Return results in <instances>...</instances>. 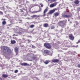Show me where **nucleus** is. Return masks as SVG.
I'll return each mask as SVG.
<instances>
[{
  "label": "nucleus",
  "mask_w": 80,
  "mask_h": 80,
  "mask_svg": "<svg viewBox=\"0 0 80 80\" xmlns=\"http://www.w3.org/2000/svg\"><path fill=\"white\" fill-rule=\"evenodd\" d=\"M28 42H31V41L29 39H28Z\"/></svg>",
  "instance_id": "obj_34"
},
{
  "label": "nucleus",
  "mask_w": 80,
  "mask_h": 80,
  "mask_svg": "<svg viewBox=\"0 0 80 80\" xmlns=\"http://www.w3.org/2000/svg\"><path fill=\"white\" fill-rule=\"evenodd\" d=\"M35 27V25L33 24L31 25L29 27L30 28H33L34 27Z\"/></svg>",
  "instance_id": "obj_21"
},
{
  "label": "nucleus",
  "mask_w": 80,
  "mask_h": 80,
  "mask_svg": "<svg viewBox=\"0 0 80 80\" xmlns=\"http://www.w3.org/2000/svg\"><path fill=\"white\" fill-rule=\"evenodd\" d=\"M44 14L42 15L43 17H45L46 15L45 13H43Z\"/></svg>",
  "instance_id": "obj_28"
},
{
  "label": "nucleus",
  "mask_w": 80,
  "mask_h": 80,
  "mask_svg": "<svg viewBox=\"0 0 80 80\" xmlns=\"http://www.w3.org/2000/svg\"><path fill=\"white\" fill-rule=\"evenodd\" d=\"M24 63H22L21 64V65H22V66H23V65H24Z\"/></svg>",
  "instance_id": "obj_36"
},
{
  "label": "nucleus",
  "mask_w": 80,
  "mask_h": 80,
  "mask_svg": "<svg viewBox=\"0 0 80 80\" xmlns=\"http://www.w3.org/2000/svg\"><path fill=\"white\" fill-rule=\"evenodd\" d=\"M40 5H41V7H43V4H42V3H40Z\"/></svg>",
  "instance_id": "obj_24"
},
{
  "label": "nucleus",
  "mask_w": 80,
  "mask_h": 80,
  "mask_svg": "<svg viewBox=\"0 0 80 80\" xmlns=\"http://www.w3.org/2000/svg\"><path fill=\"white\" fill-rule=\"evenodd\" d=\"M24 65L26 66V65H27V63H24Z\"/></svg>",
  "instance_id": "obj_27"
},
{
  "label": "nucleus",
  "mask_w": 80,
  "mask_h": 80,
  "mask_svg": "<svg viewBox=\"0 0 80 80\" xmlns=\"http://www.w3.org/2000/svg\"><path fill=\"white\" fill-rule=\"evenodd\" d=\"M0 14L1 15H2L3 14V12H1V11H0Z\"/></svg>",
  "instance_id": "obj_29"
},
{
  "label": "nucleus",
  "mask_w": 80,
  "mask_h": 80,
  "mask_svg": "<svg viewBox=\"0 0 80 80\" xmlns=\"http://www.w3.org/2000/svg\"><path fill=\"white\" fill-rule=\"evenodd\" d=\"M80 40H78V42H76V43H80Z\"/></svg>",
  "instance_id": "obj_31"
},
{
  "label": "nucleus",
  "mask_w": 80,
  "mask_h": 80,
  "mask_svg": "<svg viewBox=\"0 0 80 80\" xmlns=\"http://www.w3.org/2000/svg\"><path fill=\"white\" fill-rule=\"evenodd\" d=\"M48 2H52V0H48Z\"/></svg>",
  "instance_id": "obj_30"
},
{
  "label": "nucleus",
  "mask_w": 80,
  "mask_h": 80,
  "mask_svg": "<svg viewBox=\"0 0 80 80\" xmlns=\"http://www.w3.org/2000/svg\"><path fill=\"white\" fill-rule=\"evenodd\" d=\"M18 29H19V28L18 27H17L15 28V30L16 33L22 34V33H23V29H20L19 30H18Z\"/></svg>",
  "instance_id": "obj_2"
},
{
  "label": "nucleus",
  "mask_w": 80,
  "mask_h": 80,
  "mask_svg": "<svg viewBox=\"0 0 80 80\" xmlns=\"http://www.w3.org/2000/svg\"><path fill=\"white\" fill-rule=\"evenodd\" d=\"M55 12V10L53 9L50 11L49 12V13L51 14H52V13H54V12Z\"/></svg>",
  "instance_id": "obj_13"
},
{
  "label": "nucleus",
  "mask_w": 80,
  "mask_h": 80,
  "mask_svg": "<svg viewBox=\"0 0 80 80\" xmlns=\"http://www.w3.org/2000/svg\"><path fill=\"white\" fill-rule=\"evenodd\" d=\"M15 35V34H13V36H14Z\"/></svg>",
  "instance_id": "obj_39"
},
{
  "label": "nucleus",
  "mask_w": 80,
  "mask_h": 80,
  "mask_svg": "<svg viewBox=\"0 0 80 80\" xmlns=\"http://www.w3.org/2000/svg\"><path fill=\"white\" fill-rule=\"evenodd\" d=\"M51 29H53L55 28V26H52L51 27Z\"/></svg>",
  "instance_id": "obj_23"
},
{
  "label": "nucleus",
  "mask_w": 80,
  "mask_h": 80,
  "mask_svg": "<svg viewBox=\"0 0 80 80\" xmlns=\"http://www.w3.org/2000/svg\"><path fill=\"white\" fill-rule=\"evenodd\" d=\"M57 3H58V2H54L53 4H51L50 5V8H53V7H55L57 5Z\"/></svg>",
  "instance_id": "obj_4"
},
{
  "label": "nucleus",
  "mask_w": 80,
  "mask_h": 80,
  "mask_svg": "<svg viewBox=\"0 0 80 80\" xmlns=\"http://www.w3.org/2000/svg\"><path fill=\"white\" fill-rule=\"evenodd\" d=\"M57 0H52V2H56Z\"/></svg>",
  "instance_id": "obj_26"
},
{
  "label": "nucleus",
  "mask_w": 80,
  "mask_h": 80,
  "mask_svg": "<svg viewBox=\"0 0 80 80\" xmlns=\"http://www.w3.org/2000/svg\"><path fill=\"white\" fill-rule=\"evenodd\" d=\"M60 15V13L58 12H55L54 13V15L55 16V17H57V16H58Z\"/></svg>",
  "instance_id": "obj_11"
},
{
  "label": "nucleus",
  "mask_w": 80,
  "mask_h": 80,
  "mask_svg": "<svg viewBox=\"0 0 80 80\" xmlns=\"http://www.w3.org/2000/svg\"><path fill=\"white\" fill-rule=\"evenodd\" d=\"M62 21L63 22V23L64 25H65V23H67V20H65Z\"/></svg>",
  "instance_id": "obj_20"
},
{
  "label": "nucleus",
  "mask_w": 80,
  "mask_h": 80,
  "mask_svg": "<svg viewBox=\"0 0 80 80\" xmlns=\"http://www.w3.org/2000/svg\"><path fill=\"white\" fill-rule=\"evenodd\" d=\"M52 61V62H58L59 61L58 59H53Z\"/></svg>",
  "instance_id": "obj_14"
},
{
  "label": "nucleus",
  "mask_w": 80,
  "mask_h": 80,
  "mask_svg": "<svg viewBox=\"0 0 80 80\" xmlns=\"http://www.w3.org/2000/svg\"><path fill=\"white\" fill-rule=\"evenodd\" d=\"M32 47L33 48H35V46H32Z\"/></svg>",
  "instance_id": "obj_35"
},
{
  "label": "nucleus",
  "mask_w": 80,
  "mask_h": 80,
  "mask_svg": "<svg viewBox=\"0 0 80 80\" xmlns=\"http://www.w3.org/2000/svg\"><path fill=\"white\" fill-rule=\"evenodd\" d=\"M30 37H32L31 36Z\"/></svg>",
  "instance_id": "obj_42"
},
{
  "label": "nucleus",
  "mask_w": 80,
  "mask_h": 80,
  "mask_svg": "<svg viewBox=\"0 0 80 80\" xmlns=\"http://www.w3.org/2000/svg\"><path fill=\"white\" fill-rule=\"evenodd\" d=\"M20 12H23V10L22 9H20Z\"/></svg>",
  "instance_id": "obj_33"
},
{
  "label": "nucleus",
  "mask_w": 80,
  "mask_h": 80,
  "mask_svg": "<svg viewBox=\"0 0 80 80\" xmlns=\"http://www.w3.org/2000/svg\"><path fill=\"white\" fill-rule=\"evenodd\" d=\"M18 72V70H16L15 71H14V73H17Z\"/></svg>",
  "instance_id": "obj_25"
},
{
  "label": "nucleus",
  "mask_w": 80,
  "mask_h": 80,
  "mask_svg": "<svg viewBox=\"0 0 80 80\" xmlns=\"http://www.w3.org/2000/svg\"><path fill=\"white\" fill-rule=\"evenodd\" d=\"M39 16H37V15H33L32 16V18H35V17H36V18H38L39 17Z\"/></svg>",
  "instance_id": "obj_18"
},
{
  "label": "nucleus",
  "mask_w": 80,
  "mask_h": 80,
  "mask_svg": "<svg viewBox=\"0 0 80 80\" xmlns=\"http://www.w3.org/2000/svg\"><path fill=\"white\" fill-rule=\"evenodd\" d=\"M78 68H80V64H78Z\"/></svg>",
  "instance_id": "obj_32"
},
{
  "label": "nucleus",
  "mask_w": 80,
  "mask_h": 80,
  "mask_svg": "<svg viewBox=\"0 0 80 80\" xmlns=\"http://www.w3.org/2000/svg\"><path fill=\"white\" fill-rule=\"evenodd\" d=\"M2 75V77H4V78H7V77H8V75H7V74H3Z\"/></svg>",
  "instance_id": "obj_16"
},
{
  "label": "nucleus",
  "mask_w": 80,
  "mask_h": 80,
  "mask_svg": "<svg viewBox=\"0 0 80 80\" xmlns=\"http://www.w3.org/2000/svg\"><path fill=\"white\" fill-rule=\"evenodd\" d=\"M69 38L71 40H74V37L73 36L72 34H71L69 35Z\"/></svg>",
  "instance_id": "obj_7"
},
{
  "label": "nucleus",
  "mask_w": 80,
  "mask_h": 80,
  "mask_svg": "<svg viewBox=\"0 0 80 80\" xmlns=\"http://www.w3.org/2000/svg\"><path fill=\"white\" fill-rule=\"evenodd\" d=\"M44 46L46 48H48L49 49V48H51V46L49 43H45L44 44Z\"/></svg>",
  "instance_id": "obj_3"
},
{
  "label": "nucleus",
  "mask_w": 80,
  "mask_h": 80,
  "mask_svg": "<svg viewBox=\"0 0 80 80\" xmlns=\"http://www.w3.org/2000/svg\"><path fill=\"white\" fill-rule=\"evenodd\" d=\"M48 7H47L43 11V13H46V12L48 11Z\"/></svg>",
  "instance_id": "obj_12"
},
{
  "label": "nucleus",
  "mask_w": 80,
  "mask_h": 80,
  "mask_svg": "<svg viewBox=\"0 0 80 80\" xmlns=\"http://www.w3.org/2000/svg\"><path fill=\"white\" fill-rule=\"evenodd\" d=\"M62 17L65 18H70L71 17V16L70 15H62Z\"/></svg>",
  "instance_id": "obj_8"
},
{
  "label": "nucleus",
  "mask_w": 80,
  "mask_h": 80,
  "mask_svg": "<svg viewBox=\"0 0 80 80\" xmlns=\"http://www.w3.org/2000/svg\"><path fill=\"white\" fill-rule=\"evenodd\" d=\"M33 23L35 24V22H33Z\"/></svg>",
  "instance_id": "obj_38"
},
{
  "label": "nucleus",
  "mask_w": 80,
  "mask_h": 80,
  "mask_svg": "<svg viewBox=\"0 0 80 80\" xmlns=\"http://www.w3.org/2000/svg\"><path fill=\"white\" fill-rule=\"evenodd\" d=\"M74 3L76 5H78L79 3V1L78 0H75Z\"/></svg>",
  "instance_id": "obj_10"
},
{
  "label": "nucleus",
  "mask_w": 80,
  "mask_h": 80,
  "mask_svg": "<svg viewBox=\"0 0 80 80\" xmlns=\"http://www.w3.org/2000/svg\"><path fill=\"white\" fill-rule=\"evenodd\" d=\"M49 53V51L47 50H45L44 51V52L43 53V55H44V56H46Z\"/></svg>",
  "instance_id": "obj_5"
},
{
  "label": "nucleus",
  "mask_w": 80,
  "mask_h": 80,
  "mask_svg": "<svg viewBox=\"0 0 80 80\" xmlns=\"http://www.w3.org/2000/svg\"><path fill=\"white\" fill-rule=\"evenodd\" d=\"M58 25L59 26H60V27H63L64 26V25L63 24V21H61L59 22V23L58 24Z\"/></svg>",
  "instance_id": "obj_6"
},
{
  "label": "nucleus",
  "mask_w": 80,
  "mask_h": 80,
  "mask_svg": "<svg viewBox=\"0 0 80 80\" xmlns=\"http://www.w3.org/2000/svg\"><path fill=\"white\" fill-rule=\"evenodd\" d=\"M3 48L4 53H11V50L9 48L7 47L3 46Z\"/></svg>",
  "instance_id": "obj_1"
},
{
  "label": "nucleus",
  "mask_w": 80,
  "mask_h": 80,
  "mask_svg": "<svg viewBox=\"0 0 80 80\" xmlns=\"http://www.w3.org/2000/svg\"><path fill=\"white\" fill-rule=\"evenodd\" d=\"M14 49L15 51L16 52V55H18V49L17 48H15Z\"/></svg>",
  "instance_id": "obj_9"
},
{
  "label": "nucleus",
  "mask_w": 80,
  "mask_h": 80,
  "mask_svg": "<svg viewBox=\"0 0 80 80\" xmlns=\"http://www.w3.org/2000/svg\"><path fill=\"white\" fill-rule=\"evenodd\" d=\"M6 24V21H4L2 22V25H5Z\"/></svg>",
  "instance_id": "obj_22"
},
{
  "label": "nucleus",
  "mask_w": 80,
  "mask_h": 80,
  "mask_svg": "<svg viewBox=\"0 0 80 80\" xmlns=\"http://www.w3.org/2000/svg\"><path fill=\"white\" fill-rule=\"evenodd\" d=\"M49 62H50V61L46 60L44 62V63L45 65H47V64H48Z\"/></svg>",
  "instance_id": "obj_17"
},
{
  "label": "nucleus",
  "mask_w": 80,
  "mask_h": 80,
  "mask_svg": "<svg viewBox=\"0 0 80 80\" xmlns=\"http://www.w3.org/2000/svg\"><path fill=\"white\" fill-rule=\"evenodd\" d=\"M39 11H36L35 12L36 13H37V12H39Z\"/></svg>",
  "instance_id": "obj_37"
},
{
  "label": "nucleus",
  "mask_w": 80,
  "mask_h": 80,
  "mask_svg": "<svg viewBox=\"0 0 80 80\" xmlns=\"http://www.w3.org/2000/svg\"><path fill=\"white\" fill-rule=\"evenodd\" d=\"M43 26L44 27H48V23H45L43 24Z\"/></svg>",
  "instance_id": "obj_15"
},
{
  "label": "nucleus",
  "mask_w": 80,
  "mask_h": 80,
  "mask_svg": "<svg viewBox=\"0 0 80 80\" xmlns=\"http://www.w3.org/2000/svg\"><path fill=\"white\" fill-rule=\"evenodd\" d=\"M11 43H12V44H13L15 43H16V41H15V40L12 41L11 42Z\"/></svg>",
  "instance_id": "obj_19"
},
{
  "label": "nucleus",
  "mask_w": 80,
  "mask_h": 80,
  "mask_svg": "<svg viewBox=\"0 0 80 80\" xmlns=\"http://www.w3.org/2000/svg\"><path fill=\"white\" fill-rule=\"evenodd\" d=\"M2 20H3V19H2Z\"/></svg>",
  "instance_id": "obj_41"
},
{
  "label": "nucleus",
  "mask_w": 80,
  "mask_h": 80,
  "mask_svg": "<svg viewBox=\"0 0 80 80\" xmlns=\"http://www.w3.org/2000/svg\"><path fill=\"white\" fill-rule=\"evenodd\" d=\"M28 19H29V18H28Z\"/></svg>",
  "instance_id": "obj_40"
}]
</instances>
